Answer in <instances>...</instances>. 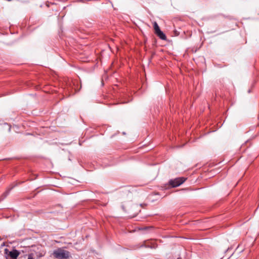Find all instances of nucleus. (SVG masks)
Returning a JSON list of instances; mask_svg holds the SVG:
<instances>
[{
	"instance_id": "1",
	"label": "nucleus",
	"mask_w": 259,
	"mask_h": 259,
	"mask_svg": "<svg viewBox=\"0 0 259 259\" xmlns=\"http://www.w3.org/2000/svg\"><path fill=\"white\" fill-rule=\"evenodd\" d=\"M53 255L57 258L67 259L69 257L70 253L68 251L59 248L54 251Z\"/></svg>"
},
{
	"instance_id": "2",
	"label": "nucleus",
	"mask_w": 259,
	"mask_h": 259,
	"mask_svg": "<svg viewBox=\"0 0 259 259\" xmlns=\"http://www.w3.org/2000/svg\"><path fill=\"white\" fill-rule=\"evenodd\" d=\"M186 179L184 177L177 178L174 180H170L169 184L172 187H176L183 184L186 181Z\"/></svg>"
},
{
	"instance_id": "3",
	"label": "nucleus",
	"mask_w": 259,
	"mask_h": 259,
	"mask_svg": "<svg viewBox=\"0 0 259 259\" xmlns=\"http://www.w3.org/2000/svg\"><path fill=\"white\" fill-rule=\"evenodd\" d=\"M155 34L161 39L165 40L166 39V37L165 35L163 33L162 31L159 30V31L155 33Z\"/></svg>"
},
{
	"instance_id": "4",
	"label": "nucleus",
	"mask_w": 259,
	"mask_h": 259,
	"mask_svg": "<svg viewBox=\"0 0 259 259\" xmlns=\"http://www.w3.org/2000/svg\"><path fill=\"white\" fill-rule=\"evenodd\" d=\"M153 27L154 29L155 33H156L157 32L160 30V29L158 24L156 22H155L153 24Z\"/></svg>"
},
{
	"instance_id": "5",
	"label": "nucleus",
	"mask_w": 259,
	"mask_h": 259,
	"mask_svg": "<svg viewBox=\"0 0 259 259\" xmlns=\"http://www.w3.org/2000/svg\"><path fill=\"white\" fill-rule=\"evenodd\" d=\"M28 259H34L33 254H29L28 256Z\"/></svg>"
},
{
	"instance_id": "6",
	"label": "nucleus",
	"mask_w": 259,
	"mask_h": 259,
	"mask_svg": "<svg viewBox=\"0 0 259 259\" xmlns=\"http://www.w3.org/2000/svg\"><path fill=\"white\" fill-rule=\"evenodd\" d=\"M8 192H6V193L4 194H6L5 196H6V195H7V194H8Z\"/></svg>"
},
{
	"instance_id": "7",
	"label": "nucleus",
	"mask_w": 259,
	"mask_h": 259,
	"mask_svg": "<svg viewBox=\"0 0 259 259\" xmlns=\"http://www.w3.org/2000/svg\"><path fill=\"white\" fill-rule=\"evenodd\" d=\"M145 246H146V247H149V245H145Z\"/></svg>"
}]
</instances>
